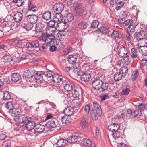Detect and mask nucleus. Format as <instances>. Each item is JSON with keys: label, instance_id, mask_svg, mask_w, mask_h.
I'll return each instance as SVG.
<instances>
[{"label": "nucleus", "instance_id": "1", "mask_svg": "<svg viewBox=\"0 0 147 147\" xmlns=\"http://www.w3.org/2000/svg\"><path fill=\"white\" fill-rule=\"evenodd\" d=\"M92 108L90 111V115L93 119L96 120L98 119V116H101L102 114L100 106L97 102H94Z\"/></svg>", "mask_w": 147, "mask_h": 147}, {"label": "nucleus", "instance_id": "2", "mask_svg": "<svg viewBox=\"0 0 147 147\" xmlns=\"http://www.w3.org/2000/svg\"><path fill=\"white\" fill-rule=\"evenodd\" d=\"M39 46V42L38 40H35L32 41L31 42H27L25 45V47L22 48V50L24 51L26 53L25 54L22 55L20 59L21 61L24 60L26 59H28L29 58L28 56V54L27 51H24L25 48L28 49H31L34 48L38 47Z\"/></svg>", "mask_w": 147, "mask_h": 147}, {"label": "nucleus", "instance_id": "3", "mask_svg": "<svg viewBox=\"0 0 147 147\" xmlns=\"http://www.w3.org/2000/svg\"><path fill=\"white\" fill-rule=\"evenodd\" d=\"M18 111L17 109H15L13 112H10V114L14 117V119L17 123H23L26 121V117L24 115L18 114Z\"/></svg>", "mask_w": 147, "mask_h": 147}, {"label": "nucleus", "instance_id": "4", "mask_svg": "<svg viewBox=\"0 0 147 147\" xmlns=\"http://www.w3.org/2000/svg\"><path fill=\"white\" fill-rule=\"evenodd\" d=\"M48 30H47L45 33H42L40 35L38 36L37 37L40 40L46 43H49L52 36H50Z\"/></svg>", "mask_w": 147, "mask_h": 147}, {"label": "nucleus", "instance_id": "5", "mask_svg": "<svg viewBox=\"0 0 147 147\" xmlns=\"http://www.w3.org/2000/svg\"><path fill=\"white\" fill-rule=\"evenodd\" d=\"M35 124L34 122L32 121L27 120V122L24 126L23 127H25L26 129H22V130L24 132L25 134H27V131L33 130V129L35 127Z\"/></svg>", "mask_w": 147, "mask_h": 147}, {"label": "nucleus", "instance_id": "6", "mask_svg": "<svg viewBox=\"0 0 147 147\" xmlns=\"http://www.w3.org/2000/svg\"><path fill=\"white\" fill-rule=\"evenodd\" d=\"M74 7L78 14L80 15L83 12L84 8L81 3L78 2H75L73 5Z\"/></svg>", "mask_w": 147, "mask_h": 147}, {"label": "nucleus", "instance_id": "7", "mask_svg": "<svg viewBox=\"0 0 147 147\" xmlns=\"http://www.w3.org/2000/svg\"><path fill=\"white\" fill-rule=\"evenodd\" d=\"M38 17L35 14L28 15L26 17V19L28 22L30 23L34 24L38 20Z\"/></svg>", "mask_w": 147, "mask_h": 147}, {"label": "nucleus", "instance_id": "8", "mask_svg": "<svg viewBox=\"0 0 147 147\" xmlns=\"http://www.w3.org/2000/svg\"><path fill=\"white\" fill-rule=\"evenodd\" d=\"M64 6L61 3H58L54 5L53 9L55 13H60L64 9Z\"/></svg>", "mask_w": 147, "mask_h": 147}, {"label": "nucleus", "instance_id": "9", "mask_svg": "<svg viewBox=\"0 0 147 147\" xmlns=\"http://www.w3.org/2000/svg\"><path fill=\"white\" fill-rule=\"evenodd\" d=\"M102 81L100 80L97 79L93 80L92 86L93 88L97 90H99L101 87Z\"/></svg>", "mask_w": 147, "mask_h": 147}, {"label": "nucleus", "instance_id": "10", "mask_svg": "<svg viewBox=\"0 0 147 147\" xmlns=\"http://www.w3.org/2000/svg\"><path fill=\"white\" fill-rule=\"evenodd\" d=\"M127 49L124 46L120 47L117 52L119 55L122 57H124L125 55H127Z\"/></svg>", "mask_w": 147, "mask_h": 147}, {"label": "nucleus", "instance_id": "11", "mask_svg": "<svg viewBox=\"0 0 147 147\" xmlns=\"http://www.w3.org/2000/svg\"><path fill=\"white\" fill-rule=\"evenodd\" d=\"M63 84L65 85L64 86V88L67 91H70L73 90L74 87L71 84L70 81H64Z\"/></svg>", "mask_w": 147, "mask_h": 147}, {"label": "nucleus", "instance_id": "12", "mask_svg": "<svg viewBox=\"0 0 147 147\" xmlns=\"http://www.w3.org/2000/svg\"><path fill=\"white\" fill-rule=\"evenodd\" d=\"M82 144L85 146H88L90 147H95L96 144L95 143L92 142L88 139L85 138L83 139L82 142Z\"/></svg>", "mask_w": 147, "mask_h": 147}, {"label": "nucleus", "instance_id": "13", "mask_svg": "<svg viewBox=\"0 0 147 147\" xmlns=\"http://www.w3.org/2000/svg\"><path fill=\"white\" fill-rule=\"evenodd\" d=\"M74 109L73 107H68L64 110L63 113L65 115L70 116L73 114Z\"/></svg>", "mask_w": 147, "mask_h": 147}, {"label": "nucleus", "instance_id": "14", "mask_svg": "<svg viewBox=\"0 0 147 147\" xmlns=\"http://www.w3.org/2000/svg\"><path fill=\"white\" fill-rule=\"evenodd\" d=\"M45 126L43 125L38 124L35 126L33 131L38 133L42 132L45 130Z\"/></svg>", "mask_w": 147, "mask_h": 147}, {"label": "nucleus", "instance_id": "15", "mask_svg": "<svg viewBox=\"0 0 147 147\" xmlns=\"http://www.w3.org/2000/svg\"><path fill=\"white\" fill-rule=\"evenodd\" d=\"M43 30V28L41 24H38L36 25L35 30L36 32L35 33V36H38L39 34H41V32Z\"/></svg>", "mask_w": 147, "mask_h": 147}, {"label": "nucleus", "instance_id": "16", "mask_svg": "<svg viewBox=\"0 0 147 147\" xmlns=\"http://www.w3.org/2000/svg\"><path fill=\"white\" fill-rule=\"evenodd\" d=\"M57 120L55 119H53L48 121L46 123L47 127L52 128L55 127L56 126Z\"/></svg>", "mask_w": 147, "mask_h": 147}, {"label": "nucleus", "instance_id": "17", "mask_svg": "<svg viewBox=\"0 0 147 147\" xmlns=\"http://www.w3.org/2000/svg\"><path fill=\"white\" fill-rule=\"evenodd\" d=\"M23 14L20 12H17L13 16V19L18 23L20 22L23 18Z\"/></svg>", "mask_w": 147, "mask_h": 147}, {"label": "nucleus", "instance_id": "18", "mask_svg": "<svg viewBox=\"0 0 147 147\" xmlns=\"http://www.w3.org/2000/svg\"><path fill=\"white\" fill-rule=\"evenodd\" d=\"M119 125L117 123H113L109 125L108 127V129L109 131L113 132L117 131L119 128Z\"/></svg>", "mask_w": 147, "mask_h": 147}, {"label": "nucleus", "instance_id": "19", "mask_svg": "<svg viewBox=\"0 0 147 147\" xmlns=\"http://www.w3.org/2000/svg\"><path fill=\"white\" fill-rule=\"evenodd\" d=\"M68 141L66 140L61 139L59 140L57 143V147H63L66 145Z\"/></svg>", "mask_w": 147, "mask_h": 147}, {"label": "nucleus", "instance_id": "20", "mask_svg": "<svg viewBox=\"0 0 147 147\" xmlns=\"http://www.w3.org/2000/svg\"><path fill=\"white\" fill-rule=\"evenodd\" d=\"M54 20L55 22H59L64 19L63 16L60 13H56L54 17Z\"/></svg>", "mask_w": 147, "mask_h": 147}, {"label": "nucleus", "instance_id": "21", "mask_svg": "<svg viewBox=\"0 0 147 147\" xmlns=\"http://www.w3.org/2000/svg\"><path fill=\"white\" fill-rule=\"evenodd\" d=\"M80 124L84 131L86 132L88 131V127L87 125V122L85 118L82 119L80 122Z\"/></svg>", "mask_w": 147, "mask_h": 147}, {"label": "nucleus", "instance_id": "22", "mask_svg": "<svg viewBox=\"0 0 147 147\" xmlns=\"http://www.w3.org/2000/svg\"><path fill=\"white\" fill-rule=\"evenodd\" d=\"M61 121L63 124H67L71 122V119L70 116L65 115L62 117Z\"/></svg>", "mask_w": 147, "mask_h": 147}, {"label": "nucleus", "instance_id": "23", "mask_svg": "<svg viewBox=\"0 0 147 147\" xmlns=\"http://www.w3.org/2000/svg\"><path fill=\"white\" fill-rule=\"evenodd\" d=\"M33 73L31 70H26L23 74V76L28 78L34 77Z\"/></svg>", "mask_w": 147, "mask_h": 147}, {"label": "nucleus", "instance_id": "24", "mask_svg": "<svg viewBox=\"0 0 147 147\" xmlns=\"http://www.w3.org/2000/svg\"><path fill=\"white\" fill-rule=\"evenodd\" d=\"M127 111L128 114H131L134 117L140 116L142 114L141 111L138 110L132 112L130 109H128Z\"/></svg>", "mask_w": 147, "mask_h": 147}, {"label": "nucleus", "instance_id": "25", "mask_svg": "<svg viewBox=\"0 0 147 147\" xmlns=\"http://www.w3.org/2000/svg\"><path fill=\"white\" fill-rule=\"evenodd\" d=\"M91 77L90 75L89 74L85 72L81 75V78L82 81H88L90 78Z\"/></svg>", "mask_w": 147, "mask_h": 147}, {"label": "nucleus", "instance_id": "26", "mask_svg": "<svg viewBox=\"0 0 147 147\" xmlns=\"http://www.w3.org/2000/svg\"><path fill=\"white\" fill-rule=\"evenodd\" d=\"M51 13L50 11H47L45 12L42 15V18L46 21L51 19Z\"/></svg>", "mask_w": 147, "mask_h": 147}, {"label": "nucleus", "instance_id": "27", "mask_svg": "<svg viewBox=\"0 0 147 147\" xmlns=\"http://www.w3.org/2000/svg\"><path fill=\"white\" fill-rule=\"evenodd\" d=\"M68 60L69 63L71 64H75L77 60L76 57L74 55H70L68 56Z\"/></svg>", "mask_w": 147, "mask_h": 147}, {"label": "nucleus", "instance_id": "28", "mask_svg": "<svg viewBox=\"0 0 147 147\" xmlns=\"http://www.w3.org/2000/svg\"><path fill=\"white\" fill-rule=\"evenodd\" d=\"M139 51L144 56L147 55V46L144 45L140 47L139 48Z\"/></svg>", "mask_w": 147, "mask_h": 147}, {"label": "nucleus", "instance_id": "29", "mask_svg": "<svg viewBox=\"0 0 147 147\" xmlns=\"http://www.w3.org/2000/svg\"><path fill=\"white\" fill-rule=\"evenodd\" d=\"M88 26V24L84 21L79 22L78 24V28L80 29L83 30L86 28Z\"/></svg>", "mask_w": 147, "mask_h": 147}, {"label": "nucleus", "instance_id": "30", "mask_svg": "<svg viewBox=\"0 0 147 147\" xmlns=\"http://www.w3.org/2000/svg\"><path fill=\"white\" fill-rule=\"evenodd\" d=\"M53 82L55 83H59L62 81V79L61 77H59L58 74H54L52 77Z\"/></svg>", "mask_w": 147, "mask_h": 147}, {"label": "nucleus", "instance_id": "31", "mask_svg": "<svg viewBox=\"0 0 147 147\" xmlns=\"http://www.w3.org/2000/svg\"><path fill=\"white\" fill-rule=\"evenodd\" d=\"M145 34L143 32L142 33V32H139L138 33H136L134 34L135 38L137 39L138 40H142L144 36V34Z\"/></svg>", "mask_w": 147, "mask_h": 147}, {"label": "nucleus", "instance_id": "32", "mask_svg": "<svg viewBox=\"0 0 147 147\" xmlns=\"http://www.w3.org/2000/svg\"><path fill=\"white\" fill-rule=\"evenodd\" d=\"M33 80L37 82H41L42 80V76L40 74H37L35 75L34 76Z\"/></svg>", "mask_w": 147, "mask_h": 147}, {"label": "nucleus", "instance_id": "33", "mask_svg": "<svg viewBox=\"0 0 147 147\" xmlns=\"http://www.w3.org/2000/svg\"><path fill=\"white\" fill-rule=\"evenodd\" d=\"M123 37L130 44H131L132 37L130 33L127 32L124 34Z\"/></svg>", "mask_w": 147, "mask_h": 147}, {"label": "nucleus", "instance_id": "34", "mask_svg": "<svg viewBox=\"0 0 147 147\" xmlns=\"http://www.w3.org/2000/svg\"><path fill=\"white\" fill-rule=\"evenodd\" d=\"M20 78V76L18 73H15L12 74L11 79L12 81L16 82L19 80Z\"/></svg>", "mask_w": 147, "mask_h": 147}, {"label": "nucleus", "instance_id": "35", "mask_svg": "<svg viewBox=\"0 0 147 147\" xmlns=\"http://www.w3.org/2000/svg\"><path fill=\"white\" fill-rule=\"evenodd\" d=\"M58 27H63L64 29H65L67 26V23L65 20L64 19L63 20H61L57 24Z\"/></svg>", "mask_w": 147, "mask_h": 147}, {"label": "nucleus", "instance_id": "36", "mask_svg": "<svg viewBox=\"0 0 147 147\" xmlns=\"http://www.w3.org/2000/svg\"><path fill=\"white\" fill-rule=\"evenodd\" d=\"M128 69L127 67L126 66H124L121 67L119 70V72L122 74L123 76H125L128 71Z\"/></svg>", "mask_w": 147, "mask_h": 147}, {"label": "nucleus", "instance_id": "37", "mask_svg": "<svg viewBox=\"0 0 147 147\" xmlns=\"http://www.w3.org/2000/svg\"><path fill=\"white\" fill-rule=\"evenodd\" d=\"M3 59L5 62H10L13 60L11 57L8 55H5L3 57Z\"/></svg>", "mask_w": 147, "mask_h": 147}, {"label": "nucleus", "instance_id": "38", "mask_svg": "<svg viewBox=\"0 0 147 147\" xmlns=\"http://www.w3.org/2000/svg\"><path fill=\"white\" fill-rule=\"evenodd\" d=\"M123 76V74L119 72H117L114 75V78L115 81H118L121 79Z\"/></svg>", "mask_w": 147, "mask_h": 147}, {"label": "nucleus", "instance_id": "39", "mask_svg": "<svg viewBox=\"0 0 147 147\" xmlns=\"http://www.w3.org/2000/svg\"><path fill=\"white\" fill-rule=\"evenodd\" d=\"M6 107L9 110L11 111V112H13L11 111L14 109V106L13 103L11 102H8L7 103L6 105Z\"/></svg>", "mask_w": 147, "mask_h": 147}, {"label": "nucleus", "instance_id": "40", "mask_svg": "<svg viewBox=\"0 0 147 147\" xmlns=\"http://www.w3.org/2000/svg\"><path fill=\"white\" fill-rule=\"evenodd\" d=\"M78 140V137L76 136H72L69 137L68 142L74 143L77 142Z\"/></svg>", "mask_w": 147, "mask_h": 147}, {"label": "nucleus", "instance_id": "41", "mask_svg": "<svg viewBox=\"0 0 147 147\" xmlns=\"http://www.w3.org/2000/svg\"><path fill=\"white\" fill-rule=\"evenodd\" d=\"M139 74V73L138 70H136L133 72L131 78L132 79L133 81L136 80Z\"/></svg>", "mask_w": 147, "mask_h": 147}, {"label": "nucleus", "instance_id": "42", "mask_svg": "<svg viewBox=\"0 0 147 147\" xmlns=\"http://www.w3.org/2000/svg\"><path fill=\"white\" fill-rule=\"evenodd\" d=\"M11 98L10 94L7 91H6L3 93V99L4 100H7Z\"/></svg>", "mask_w": 147, "mask_h": 147}, {"label": "nucleus", "instance_id": "43", "mask_svg": "<svg viewBox=\"0 0 147 147\" xmlns=\"http://www.w3.org/2000/svg\"><path fill=\"white\" fill-rule=\"evenodd\" d=\"M109 86V84L107 82L102 83V84L101 88L102 89V91L103 92L107 90Z\"/></svg>", "mask_w": 147, "mask_h": 147}, {"label": "nucleus", "instance_id": "44", "mask_svg": "<svg viewBox=\"0 0 147 147\" xmlns=\"http://www.w3.org/2000/svg\"><path fill=\"white\" fill-rule=\"evenodd\" d=\"M74 18L73 15L70 13L67 15L65 19L66 21H67L68 22H70L73 20Z\"/></svg>", "mask_w": 147, "mask_h": 147}, {"label": "nucleus", "instance_id": "45", "mask_svg": "<svg viewBox=\"0 0 147 147\" xmlns=\"http://www.w3.org/2000/svg\"><path fill=\"white\" fill-rule=\"evenodd\" d=\"M58 39L60 41H62L64 40L66 37L64 32H60L57 34Z\"/></svg>", "mask_w": 147, "mask_h": 147}, {"label": "nucleus", "instance_id": "46", "mask_svg": "<svg viewBox=\"0 0 147 147\" xmlns=\"http://www.w3.org/2000/svg\"><path fill=\"white\" fill-rule=\"evenodd\" d=\"M52 36V37H51L49 43V44L50 45H55L57 44V41L55 39V36Z\"/></svg>", "mask_w": 147, "mask_h": 147}, {"label": "nucleus", "instance_id": "47", "mask_svg": "<svg viewBox=\"0 0 147 147\" xmlns=\"http://www.w3.org/2000/svg\"><path fill=\"white\" fill-rule=\"evenodd\" d=\"M123 61L125 65H128L130 62V59L129 57L128 56L124 57Z\"/></svg>", "mask_w": 147, "mask_h": 147}, {"label": "nucleus", "instance_id": "48", "mask_svg": "<svg viewBox=\"0 0 147 147\" xmlns=\"http://www.w3.org/2000/svg\"><path fill=\"white\" fill-rule=\"evenodd\" d=\"M71 91V93L73 97H77L79 96L78 91L74 88V87L73 88V90Z\"/></svg>", "mask_w": 147, "mask_h": 147}, {"label": "nucleus", "instance_id": "49", "mask_svg": "<svg viewBox=\"0 0 147 147\" xmlns=\"http://www.w3.org/2000/svg\"><path fill=\"white\" fill-rule=\"evenodd\" d=\"M72 105L76 108H79L80 106V102L76 100H74L72 101Z\"/></svg>", "mask_w": 147, "mask_h": 147}, {"label": "nucleus", "instance_id": "50", "mask_svg": "<svg viewBox=\"0 0 147 147\" xmlns=\"http://www.w3.org/2000/svg\"><path fill=\"white\" fill-rule=\"evenodd\" d=\"M81 40L76 38H73L71 41V43L75 45H78L81 42Z\"/></svg>", "mask_w": 147, "mask_h": 147}, {"label": "nucleus", "instance_id": "51", "mask_svg": "<svg viewBox=\"0 0 147 147\" xmlns=\"http://www.w3.org/2000/svg\"><path fill=\"white\" fill-rule=\"evenodd\" d=\"M135 27L132 24L127 28V32H133L135 31Z\"/></svg>", "mask_w": 147, "mask_h": 147}, {"label": "nucleus", "instance_id": "52", "mask_svg": "<svg viewBox=\"0 0 147 147\" xmlns=\"http://www.w3.org/2000/svg\"><path fill=\"white\" fill-rule=\"evenodd\" d=\"M124 5V3L122 1H119L117 3L116 5V10H119L121 7H123Z\"/></svg>", "mask_w": 147, "mask_h": 147}, {"label": "nucleus", "instance_id": "53", "mask_svg": "<svg viewBox=\"0 0 147 147\" xmlns=\"http://www.w3.org/2000/svg\"><path fill=\"white\" fill-rule=\"evenodd\" d=\"M131 57L133 58H136L138 56L137 52L134 48L131 49Z\"/></svg>", "mask_w": 147, "mask_h": 147}, {"label": "nucleus", "instance_id": "54", "mask_svg": "<svg viewBox=\"0 0 147 147\" xmlns=\"http://www.w3.org/2000/svg\"><path fill=\"white\" fill-rule=\"evenodd\" d=\"M130 89L129 87L127 86L125 88L123 89L122 91V93L123 94L127 95L129 92Z\"/></svg>", "mask_w": 147, "mask_h": 147}, {"label": "nucleus", "instance_id": "55", "mask_svg": "<svg viewBox=\"0 0 147 147\" xmlns=\"http://www.w3.org/2000/svg\"><path fill=\"white\" fill-rule=\"evenodd\" d=\"M24 26L27 30H29L33 28V24L32 23H30L27 24H25L24 25Z\"/></svg>", "mask_w": 147, "mask_h": 147}, {"label": "nucleus", "instance_id": "56", "mask_svg": "<svg viewBox=\"0 0 147 147\" xmlns=\"http://www.w3.org/2000/svg\"><path fill=\"white\" fill-rule=\"evenodd\" d=\"M113 137L115 139L119 138L120 136V134L118 131H116L112 134Z\"/></svg>", "mask_w": 147, "mask_h": 147}, {"label": "nucleus", "instance_id": "57", "mask_svg": "<svg viewBox=\"0 0 147 147\" xmlns=\"http://www.w3.org/2000/svg\"><path fill=\"white\" fill-rule=\"evenodd\" d=\"M99 24V22L97 20H95L92 22L91 26V28H97Z\"/></svg>", "mask_w": 147, "mask_h": 147}, {"label": "nucleus", "instance_id": "58", "mask_svg": "<svg viewBox=\"0 0 147 147\" xmlns=\"http://www.w3.org/2000/svg\"><path fill=\"white\" fill-rule=\"evenodd\" d=\"M43 75L47 77L52 78L53 76L52 72L49 71H45Z\"/></svg>", "mask_w": 147, "mask_h": 147}, {"label": "nucleus", "instance_id": "59", "mask_svg": "<svg viewBox=\"0 0 147 147\" xmlns=\"http://www.w3.org/2000/svg\"><path fill=\"white\" fill-rule=\"evenodd\" d=\"M55 22L54 20H51L48 22L47 26L48 28L53 27L55 26Z\"/></svg>", "mask_w": 147, "mask_h": 147}, {"label": "nucleus", "instance_id": "60", "mask_svg": "<svg viewBox=\"0 0 147 147\" xmlns=\"http://www.w3.org/2000/svg\"><path fill=\"white\" fill-rule=\"evenodd\" d=\"M22 42L21 40H15L12 42V44L14 46L19 47V45Z\"/></svg>", "mask_w": 147, "mask_h": 147}, {"label": "nucleus", "instance_id": "61", "mask_svg": "<svg viewBox=\"0 0 147 147\" xmlns=\"http://www.w3.org/2000/svg\"><path fill=\"white\" fill-rule=\"evenodd\" d=\"M133 21L132 19H127L124 21V24L125 26H129L132 24Z\"/></svg>", "mask_w": 147, "mask_h": 147}, {"label": "nucleus", "instance_id": "62", "mask_svg": "<svg viewBox=\"0 0 147 147\" xmlns=\"http://www.w3.org/2000/svg\"><path fill=\"white\" fill-rule=\"evenodd\" d=\"M111 36L113 38H118L119 37V33L117 31L113 30Z\"/></svg>", "mask_w": 147, "mask_h": 147}, {"label": "nucleus", "instance_id": "63", "mask_svg": "<svg viewBox=\"0 0 147 147\" xmlns=\"http://www.w3.org/2000/svg\"><path fill=\"white\" fill-rule=\"evenodd\" d=\"M22 0H15L13 1V2L15 3L16 5L18 6H21L22 3Z\"/></svg>", "mask_w": 147, "mask_h": 147}, {"label": "nucleus", "instance_id": "64", "mask_svg": "<svg viewBox=\"0 0 147 147\" xmlns=\"http://www.w3.org/2000/svg\"><path fill=\"white\" fill-rule=\"evenodd\" d=\"M11 143L9 141L5 142L3 144V147H11Z\"/></svg>", "mask_w": 147, "mask_h": 147}]
</instances>
